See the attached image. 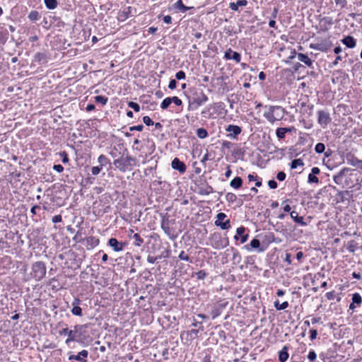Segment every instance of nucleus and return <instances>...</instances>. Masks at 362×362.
I'll return each instance as SVG.
<instances>
[{
	"label": "nucleus",
	"mask_w": 362,
	"mask_h": 362,
	"mask_svg": "<svg viewBox=\"0 0 362 362\" xmlns=\"http://www.w3.org/2000/svg\"><path fill=\"white\" fill-rule=\"evenodd\" d=\"M333 180L335 184L343 188L361 189L362 173L356 169L344 168L333 176Z\"/></svg>",
	"instance_id": "obj_1"
},
{
	"label": "nucleus",
	"mask_w": 362,
	"mask_h": 362,
	"mask_svg": "<svg viewBox=\"0 0 362 362\" xmlns=\"http://www.w3.org/2000/svg\"><path fill=\"white\" fill-rule=\"evenodd\" d=\"M186 96L189 103V110H196L208 100V97L203 91L195 88L189 89Z\"/></svg>",
	"instance_id": "obj_2"
},
{
	"label": "nucleus",
	"mask_w": 362,
	"mask_h": 362,
	"mask_svg": "<svg viewBox=\"0 0 362 362\" xmlns=\"http://www.w3.org/2000/svg\"><path fill=\"white\" fill-rule=\"evenodd\" d=\"M284 108L279 105L269 106L267 108V110L264 113V117L271 124H274L275 122L281 121L284 117Z\"/></svg>",
	"instance_id": "obj_3"
},
{
	"label": "nucleus",
	"mask_w": 362,
	"mask_h": 362,
	"mask_svg": "<svg viewBox=\"0 0 362 362\" xmlns=\"http://www.w3.org/2000/svg\"><path fill=\"white\" fill-rule=\"evenodd\" d=\"M46 272L47 268L45 262L42 261H37L32 264L30 275L31 278L34 279L37 281H39L45 277Z\"/></svg>",
	"instance_id": "obj_4"
},
{
	"label": "nucleus",
	"mask_w": 362,
	"mask_h": 362,
	"mask_svg": "<svg viewBox=\"0 0 362 362\" xmlns=\"http://www.w3.org/2000/svg\"><path fill=\"white\" fill-rule=\"evenodd\" d=\"M211 245L215 249H223L229 245L227 237H222L220 233H214L210 238Z\"/></svg>",
	"instance_id": "obj_5"
},
{
	"label": "nucleus",
	"mask_w": 362,
	"mask_h": 362,
	"mask_svg": "<svg viewBox=\"0 0 362 362\" xmlns=\"http://www.w3.org/2000/svg\"><path fill=\"white\" fill-rule=\"evenodd\" d=\"M87 327V325H77L74 326V329L69 330L68 338L65 341L66 344H69L71 341H76L77 337L80 336L77 334L78 332H81L83 328H86Z\"/></svg>",
	"instance_id": "obj_6"
},
{
	"label": "nucleus",
	"mask_w": 362,
	"mask_h": 362,
	"mask_svg": "<svg viewBox=\"0 0 362 362\" xmlns=\"http://www.w3.org/2000/svg\"><path fill=\"white\" fill-rule=\"evenodd\" d=\"M226 217V215L223 212H220L216 215V220L215 221L214 223L216 226L220 227L222 230H228L230 228V221L229 219L223 221Z\"/></svg>",
	"instance_id": "obj_7"
},
{
	"label": "nucleus",
	"mask_w": 362,
	"mask_h": 362,
	"mask_svg": "<svg viewBox=\"0 0 362 362\" xmlns=\"http://www.w3.org/2000/svg\"><path fill=\"white\" fill-rule=\"evenodd\" d=\"M317 114V122L322 127H327V124L331 122L332 119L329 112L324 110H319Z\"/></svg>",
	"instance_id": "obj_8"
},
{
	"label": "nucleus",
	"mask_w": 362,
	"mask_h": 362,
	"mask_svg": "<svg viewBox=\"0 0 362 362\" xmlns=\"http://www.w3.org/2000/svg\"><path fill=\"white\" fill-rule=\"evenodd\" d=\"M226 131L228 133V137L230 139H236L237 136L241 133L242 129L238 125L229 124L226 128Z\"/></svg>",
	"instance_id": "obj_9"
},
{
	"label": "nucleus",
	"mask_w": 362,
	"mask_h": 362,
	"mask_svg": "<svg viewBox=\"0 0 362 362\" xmlns=\"http://www.w3.org/2000/svg\"><path fill=\"white\" fill-rule=\"evenodd\" d=\"M125 243L119 242L116 238H111L108 240V245L112 248L115 252H121L124 250Z\"/></svg>",
	"instance_id": "obj_10"
},
{
	"label": "nucleus",
	"mask_w": 362,
	"mask_h": 362,
	"mask_svg": "<svg viewBox=\"0 0 362 362\" xmlns=\"http://www.w3.org/2000/svg\"><path fill=\"white\" fill-rule=\"evenodd\" d=\"M171 167L180 173H184L186 171L185 164L177 158H175L173 160Z\"/></svg>",
	"instance_id": "obj_11"
},
{
	"label": "nucleus",
	"mask_w": 362,
	"mask_h": 362,
	"mask_svg": "<svg viewBox=\"0 0 362 362\" xmlns=\"http://www.w3.org/2000/svg\"><path fill=\"white\" fill-rule=\"evenodd\" d=\"M245 228L243 226L239 227L236 230V235L234 236V239L238 240L239 237L240 238V243H245L248 239V234L245 233Z\"/></svg>",
	"instance_id": "obj_12"
},
{
	"label": "nucleus",
	"mask_w": 362,
	"mask_h": 362,
	"mask_svg": "<svg viewBox=\"0 0 362 362\" xmlns=\"http://www.w3.org/2000/svg\"><path fill=\"white\" fill-rule=\"evenodd\" d=\"M88 356V351L87 350H82L81 351L78 352L77 355H71L69 357V360H76L80 362H86L87 361V357Z\"/></svg>",
	"instance_id": "obj_13"
},
{
	"label": "nucleus",
	"mask_w": 362,
	"mask_h": 362,
	"mask_svg": "<svg viewBox=\"0 0 362 362\" xmlns=\"http://www.w3.org/2000/svg\"><path fill=\"white\" fill-rule=\"evenodd\" d=\"M113 164L116 168L123 173L125 172L128 168V164H127L126 160L123 157L115 159L113 162Z\"/></svg>",
	"instance_id": "obj_14"
},
{
	"label": "nucleus",
	"mask_w": 362,
	"mask_h": 362,
	"mask_svg": "<svg viewBox=\"0 0 362 362\" xmlns=\"http://www.w3.org/2000/svg\"><path fill=\"white\" fill-rule=\"evenodd\" d=\"M224 58L227 60L233 59L237 63H239L241 59V56L238 52H234L230 48L225 52Z\"/></svg>",
	"instance_id": "obj_15"
},
{
	"label": "nucleus",
	"mask_w": 362,
	"mask_h": 362,
	"mask_svg": "<svg viewBox=\"0 0 362 362\" xmlns=\"http://www.w3.org/2000/svg\"><path fill=\"white\" fill-rule=\"evenodd\" d=\"M81 303V300L79 298H75L71 303L72 309L71 313L76 316H82V309L79 307V304Z\"/></svg>",
	"instance_id": "obj_16"
},
{
	"label": "nucleus",
	"mask_w": 362,
	"mask_h": 362,
	"mask_svg": "<svg viewBox=\"0 0 362 362\" xmlns=\"http://www.w3.org/2000/svg\"><path fill=\"white\" fill-rule=\"evenodd\" d=\"M247 251H250L252 249H256L258 252H261L264 251L263 248L260 247V242L258 239L254 238L251 240L250 243L248 245H245L243 247Z\"/></svg>",
	"instance_id": "obj_17"
},
{
	"label": "nucleus",
	"mask_w": 362,
	"mask_h": 362,
	"mask_svg": "<svg viewBox=\"0 0 362 362\" xmlns=\"http://www.w3.org/2000/svg\"><path fill=\"white\" fill-rule=\"evenodd\" d=\"M320 173V170L317 167H313L311 169V173L308 175V183H316L319 182V179L316 176Z\"/></svg>",
	"instance_id": "obj_18"
},
{
	"label": "nucleus",
	"mask_w": 362,
	"mask_h": 362,
	"mask_svg": "<svg viewBox=\"0 0 362 362\" xmlns=\"http://www.w3.org/2000/svg\"><path fill=\"white\" fill-rule=\"evenodd\" d=\"M341 42L350 49L354 48L356 45V40L351 35L344 37Z\"/></svg>",
	"instance_id": "obj_19"
},
{
	"label": "nucleus",
	"mask_w": 362,
	"mask_h": 362,
	"mask_svg": "<svg viewBox=\"0 0 362 362\" xmlns=\"http://www.w3.org/2000/svg\"><path fill=\"white\" fill-rule=\"evenodd\" d=\"M291 218L297 223H299L302 226H305L307 223L304 221L303 216H299L298 214L296 211H293L290 214Z\"/></svg>",
	"instance_id": "obj_20"
},
{
	"label": "nucleus",
	"mask_w": 362,
	"mask_h": 362,
	"mask_svg": "<svg viewBox=\"0 0 362 362\" xmlns=\"http://www.w3.org/2000/svg\"><path fill=\"white\" fill-rule=\"evenodd\" d=\"M292 128H286V127H279L276 130V135L279 139H283L285 138L286 133L291 132L292 131Z\"/></svg>",
	"instance_id": "obj_21"
},
{
	"label": "nucleus",
	"mask_w": 362,
	"mask_h": 362,
	"mask_svg": "<svg viewBox=\"0 0 362 362\" xmlns=\"http://www.w3.org/2000/svg\"><path fill=\"white\" fill-rule=\"evenodd\" d=\"M298 59L301 62H303L308 66L311 67L313 65V61L305 54L298 53L297 54Z\"/></svg>",
	"instance_id": "obj_22"
},
{
	"label": "nucleus",
	"mask_w": 362,
	"mask_h": 362,
	"mask_svg": "<svg viewBox=\"0 0 362 362\" xmlns=\"http://www.w3.org/2000/svg\"><path fill=\"white\" fill-rule=\"evenodd\" d=\"M247 4L246 0H239L237 2H232L229 4V8L233 11H238L239 7L245 6Z\"/></svg>",
	"instance_id": "obj_23"
},
{
	"label": "nucleus",
	"mask_w": 362,
	"mask_h": 362,
	"mask_svg": "<svg viewBox=\"0 0 362 362\" xmlns=\"http://www.w3.org/2000/svg\"><path fill=\"white\" fill-rule=\"evenodd\" d=\"M288 358V347L284 346L279 352V360L280 362H285Z\"/></svg>",
	"instance_id": "obj_24"
},
{
	"label": "nucleus",
	"mask_w": 362,
	"mask_h": 362,
	"mask_svg": "<svg viewBox=\"0 0 362 362\" xmlns=\"http://www.w3.org/2000/svg\"><path fill=\"white\" fill-rule=\"evenodd\" d=\"M35 60L39 64H45L47 62V56L44 52H37L35 54Z\"/></svg>",
	"instance_id": "obj_25"
},
{
	"label": "nucleus",
	"mask_w": 362,
	"mask_h": 362,
	"mask_svg": "<svg viewBox=\"0 0 362 362\" xmlns=\"http://www.w3.org/2000/svg\"><path fill=\"white\" fill-rule=\"evenodd\" d=\"M242 185L243 180L240 177H235L230 182V186L236 189L240 188Z\"/></svg>",
	"instance_id": "obj_26"
},
{
	"label": "nucleus",
	"mask_w": 362,
	"mask_h": 362,
	"mask_svg": "<svg viewBox=\"0 0 362 362\" xmlns=\"http://www.w3.org/2000/svg\"><path fill=\"white\" fill-rule=\"evenodd\" d=\"M310 47L311 49L322 52L326 51L327 49V47L323 43H311L310 45Z\"/></svg>",
	"instance_id": "obj_27"
},
{
	"label": "nucleus",
	"mask_w": 362,
	"mask_h": 362,
	"mask_svg": "<svg viewBox=\"0 0 362 362\" xmlns=\"http://www.w3.org/2000/svg\"><path fill=\"white\" fill-rule=\"evenodd\" d=\"M348 163L353 166L360 167L361 164H362V160L358 159L357 158L352 156L351 158H347Z\"/></svg>",
	"instance_id": "obj_28"
},
{
	"label": "nucleus",
	"mask_w": 362,
	"mask_h": 362,
	"mask_svg": "<svg viewBox=\"0 0 362 362\" xmlns=\"http://www.w3.org/2000/svg\"><path fill=\"white\" fill-rule=\"evenodd\" d=\"M134 240V245L137 247H141L144 243V239L141 238L139 233H134L132 236Z\"/></svg>",
	"instance_id": "obj_29"
},
{
	"label": "nucleus",
	"mask_w": 362,
	"mask_h": 362,
	"mask_svg": "<svg viewBox=\"0 0 362 362\" xmlns=\"http://www.w3.org/2000/svg\"><path fill=\"white\" fill-rule=\"evenodd\" d=\"M175 8L185 13L189 10V8L183 4L182 0H178L175 4Z\"/></svg>",
	"instance_id": "obj_30"
},
{
	"label": "nucleus",
	"mask_w": 362,
	"mask_h": 362,
	"mask_svg": "<svg viewBox=\"0 0 362 362\" xmlns=\"http://www.w3.org/2000/svg\"><path fill=\"white\" fill-rule=\"evenodd\" d=\"M44 2L48 9H54L58 5L57 0H44Z\"/></svg>",
	"instance_id": "obj_31"
},
{
	"label": "nucleus",
	"mask_w": 362,
	"mask_h": 362,
	"mask_svg": "<svg viewBox=\"0 0 362 362\" xmlns=\"http://www.w3.org/2000/svg\"><path fill=\"white\" fill-rule=\"evenodd\" d=\"M98 162L99 165L103 168V166L110 163V160L105 155L102 154L98 158Z\"/></svg>",
	"instance_id": "obj_32"
},
{
	"label": "nucleus",
	"mask_w": 362,
	"mask_h": 362,
	"mask_svg": "<svg viewBox=\"0 0 362 362\" xmlns=\"http://www.w3.org/2000/svg\"><path fill=\"white\" fill-rule=\"evenodd\" d=\"M274 307L278 310H285L288 307V303L284 301L282 303H279V300L274 302Z\"/></svg>",
	"instance_id": "obj_33"
},
{
	"label": "nucleus",
	"mask_w": 362,
	"mask_h": 362,
	"mask_svg": "<svg viewBox=\"0 0 362 362\" xmlns=\"http://www.w3.org/2000/svg\"><path fill=\"white\" fill-rule=\"evenodd\" d=\"M208 132L204 128H199L197 130V136L199 139H205L208 136Z\"/></svg>",
	"instance_id": "obj_34"
},
{
	"label": "nucleus",
	"mask_w": 362,
	"mask_h": 362,
	"mask_svg": "<svg viewBox=\"0 0 362 362\" xmlns=\"http://www.w3.org/2000/svg\"><path fill=\"white\" fill-rule=\"evenodd\" d=\"M352 302L359 306L362 303V298L358 293H355L352 295Z\"/></svg>",
	"instance_id": "obj_35"
},
{
	"label": "nucleus",
	"mask_w": 362,
	"mask_h": 362,
	"mask_svg": "<svg viewBox=\"0 0 362 362\" xmlns=\"http://www.w3.org/2000/svg\"><path fill=\"white\" fill-rule=\"evenodd\" d=\"M40 17V14L37 11H31L28 14V18L32 21H37Z\"/></svg>",
	"instance_id": "obj_36"
},
{
	"label": "nucleus",
	"mask_w": 362,
	"mask_h": 362,
	"mask_svg": "<svg viewBox=\"0 0 362 362\" xmlns=\"http://www.w3.org/2000/svg\"><path fill=\"white\" fill-rule=\"evenodd\" d=\"M226 200L229 203H234L237 200V196L232 192H228L226 194Z\"/></svg>",
	"instance_id": "obj_37"
},
{
	"label": "nucleus",
	"mask_w": 362,
	"mask_h": 362,
	"mask_svg": "<svg viewBox=\"0 0 362 362\" xmlns=\"http://www.w3.org/2000/svg\"><path fill=\"white\" fill-rule=\"evenodd\" d=\"M172 103L171 102V98L170 97H168V98H165L161 103L160 104V107L163 109V110H166L169 106Z\"/></svg>",
	"instance_id": "obj_38"
},
{
	"label": "nucleus",
	"mask_w": 362,
	"mask_h": 362,
	"mask_svg": "<svg viewBox=\"0 0 362 362\" xmlns=\"http://www.w3.org/2000/svg\"><path fill=\"white\" fill-rule=\"evenodd\" d=\"M304 163L303 162V160L300 159V158H298V159H294L293 160H292V162L291 163V169H295L298 166H302L303 165Z\"/></svg>",
	"instance_id": "obj_39"
},
{
	"label": "nucleus",
	"mask_w": 362,
	"mask_h": 362,
	"mask_svg": "<svg viewBox=\"0 0 362 362\" xmlns=\"http://www.w3.org/2000/svg\"><path fill=\"white\" fill-rule=\"evenodd\" d=\"M325 150V146L322 143H317L315 146V151L317 153H322Z\"/></svg>",
	"instance_id": "obj_40"
},
{
	"label": "nucleus",
	"mask_w": 362,
	"mask_h": 362,
	"mask_svg": "<svg viewBox=\"0 0 362 362\" xmlns=\"http://www.w3.org/2000/svg\"><path fill=\"white\" fill-rule=\"evenodd\" d=\"M95 102L105 105L107 103V98L103 95H97L95 97Z\"/></svg>",
	"instance_id": "obj_41"
},
{
	"label": "nucleus",
	"mask_w": 362,
	"mask_h": 362,
	"mask_svg": "<svg viewBox=\"0 0 362 362\" xmlns=\"http://www.w3.org/2000/svg\"><path fill=\"white\" fill-rule=\"evenodd\" d=\"M128 166L134 165L136 164V159L131 156H127L124 158Z\"/></svg>",
	"instance_id": "obj_42"
},
{
	"label": "nucleus",
	"mask_w": 362,
	"mask_h": 362,
	"mask_svg": "<svg viewBox=\"0 0 362 362\" xmlns=\"http://www.w3.org/2000/svg\"><path fill=\"white\" fill-rule=\"evenodd\" d=\"M195 276L198 279L203 280L206 277L207 273L204 270H200L195 273Z\"/></svg>",
	"instance_id": "obj_43"
},
{
	"label": "nucleus",
	"mask_w": 362,
	"mask_h": 362,
	"mask_svg": "<svg viewBox=\"0 0 362 362\" xmlns=\"http://www.w3.org/2000/svg\"><path fill=\"white\" fill-rule=\"evenodd\" d=\"M221 311L220 308H213L211 312L212 319H215L216 317L219 316L221 315Z\"/></svg>",
	"instance_id": "obj_44"
},
{
	"label": "nucleus",
	"mask_w": 362,
	"mask_h": 362,
	"mask_svg": "<svg viewBox=\"0 0 362 362\" xmlns=\"http://www.w3.org/2000/svg\"><path fill=\"white\" fill-rule=\"evenodd\" d=\"M128 106L132 108L135 112H139L140 110V106L138 103L130 101L128 103Z\"/></svg>",
	"instance_id": "obj_45"
},
{
	"label": "nucleus",
	"mask_w": 362,
	"mask_h": 362,
	"mask_svg": "<svg viewBox=\"0 0 362 362\" xmlns=\"http://www.w3.org/2000/svg\"><path fill=\"white\" fill-rule=\"evenodd\" d=\"M179 259L181 260H185L187 262H192L189 259V257L185 253V251H181L178 256Z\"/></svg>",
	"instance_id": "obj_46"
},
{
	"label": "nucleus",
	"mask_w": 362,
	"mask_h": 362,
	"mask_svg": "<svg viewBox=\"0 0 362 362\" xmlns=\"http://www.w3.org/2000/svg\"><path fill=\"white\" fill-rule=\"evenodd\" d=\"M102 167L98 165V166H94L91 168V173H92V175H98L101 170H102Z\"/></svg>",
	"instance_id": "obj_47"
},
{
	"label": "nucleus",
	"mask_w": 362,
	"mask_h": 362,
	"mask_svg": "<svg viewBox=\"0 0 362 362\" xmlns=\"http://www.w3.org/2000/svg\"><path fill=\"white\" fill-rule=\"evenodd\" d=\"M317 358V355H316V353L315 352L314 350H311L309 354H308V358L310 361H315Z\"/></svg>",
	"instance_id": "obj_48"
},
{
	"label": "nucleus",
	"mask_w": 362,
	"mask_h": 362,
	"mask_svg": "<svg viewBox=\"0 0 362 362\" xmlns=\"http://www.w3.org/2000/svg\"><path fill=\"white\" fill-rule=\"evenodd\" d=\"M143 122L147 126L153 124V122L151 120V119L148 116H144L143 117Z\"/></svg>",
	"instance_id": "obj_49"
},
{
	"label": "nucleus",
	"mask_w": 362,
	"mask_h": 362,
	"mask_svg": "<svg viewBox=\"0 0 362 362\" xmlns=\"http://www.w3.org/2000/svg\"><path fill=\"white\" fill-rule=\"evenodd\" d=\"M171 102L174 103L177 106H180L182 104V100L177 96L171 97Z\"/></svg>",
	"instance_id": "obj_50"
},
{
	"label": "nucleus",
	"mask_w": 362,
	"mask_h": 362,
	"mask_svg": "<svg viewBox=\"0 0 362 362\" xmlns=\"http://www.w3.org/2000/svg\"><path fill=\"white\" fill-rule=\"evenodd\" d=\"M158 259H160V257H153L151 255L147 257V261L151 264H154Z\"/></svg>",
	"instance_id": "obj_51"
},
{
	"label": "nucleus",
	"mask_w": 362,
	"mask_h": 362,
	"mask_svg": "<svg viewBox=\"0 0 362 362\" xmlns=\"http://www.w3.org/2000/svg\"><path fill=\"white\" fill-rule=\"evenodd\" d=\"M185 73L183 71H179L176 73L175 77L177 80H182L185 78Z\"/></svg>",
	"instance_id": "obj_52"
},
{
	"label": "nucleus",
	"mask_w": 362,
	"mask_h": 362,
	"mask_svg": "<svg viewBox=\"0 0 362 362\" xmlns=\"http://www.w3.org/2000/svg\"><path fill=\"white\" fill-rule=\"evenodd\" d=\"M110 155L113 157L116 158L118 156V150L116 146H114L110 151Z\"/></svg>",
	"instance_id": "obj_53"
},
{
	"label": "nucleus",
	"mask_w": 362,
	"mask_h": 362,
	"mask_svg": "<svg viewBox=\"0 0 362 362\" xmlns=\"http://www.w3.org/2000/svg\"><path fill=\"white\" fill-rule=\"evenodd\" d=\"M144 129V126L142 124H139L136 126H132L129 127L130 131H142Z\"/></svg>",
	"instance_id": "obj_54"
},
{
	"label": "nucleus",
	"mask_w": 362,
	"mask_h": 362,
	"mask_svg": "<svg viewBox=\"0 0 362 362\" xmlns=\"http://www.w3.org/2000/svg\"><path fill=\"white\" fill-rule=\"evenodd\" d=\"M286 174L284 172H279L277 173V175H276V178L279 180V181H284L285 179H286Z\"/></svg>",
	"instance_id": "obj_55"
},
{
	"label": "nucleus",
	"mask_w": 362,
	"mask_h": 362,
	"mask_svg": "<svg viewBox=\"0 0 362 362\" xmlns=\"http://www.w3.org/2000/svg\"><path fill=\"white\" fill-rule=\"evenodd\" d=\"M177 86V81L175 79H171L168 84V88L171 90H173Z\"/></svg>",
	"instance_id": "obj_56"
},
{
	"label": "nucleus",
	"mask_w": 362,
	"mask_h": 362,
	"mask_svg": "<svg viewBox=\"0 0 362 362\" xmlns=\"http://www.w3.org/2000/svg\"><path fill=\"white\" fill-rule=\"evenodd\" d=\"M310 338L311 340H314L316 339L317 335V331L316 329H310Z\"/></svg>",
	"instance_id": "obj_57"
},
{
	"label": "nucleus",
	"mask_w": 362,
	"mask_h": 362,
	"mask_svg": "<svg viewBox=\"0 0 362 362\" xmlns=\"http://www.w3.org/2000/svg\"><path fill=\"white\" fill-rule=\"evenodd\" d=\"M337 5H340L341 8H344L346 6V0H334Z\"/></svg>",
	"instance_id": "obj_58"
},
{
	"label": "nucleus",
	"mask_w": 362,
	"mask_h": 362,
	"mask_svg": "<svg viewBox=\"0 0 362 362\" xmlns=\"http://www.w3.org/2000/svg\"><path fill=\"white\" fill-rule=\"evenodd\" d=\"M268 186L271 189H276L277 187V182L274 180H271L268 182Z\"/></svg>",
	"instance_id": "obj_59"
},
{
	"label": "nucleus",
	"mask_w": 362,
	"mask_h": 362,
	"mask_svg": "<svg viewBox=\"0 0 362 362\" xmlns=\"http://www.w3.org/2000/svg\"><path fill=\"white\" fill-rule=\"evenodd\" d=\"M53 169L58 173H62L64 170V167L62 165L58 164L54 165L53 166Z\"/></svg>",
	"instance_id": "obj_60"
},
{
	"label": "nucleus",
	"mask_w": 362,
	"mask_h": 362,
	"mask_svg": "<svg viewBox=\"0 0 362 362\" xmlns=\"http://www.w3.org/2000/svg\"><path fill=\"white\" fill-rule=\"evenodd\" d=\"M161 228L166 234L170 235V228L168 224L162 223Z\"/></svg>",
	"instance_id": "obj_61"
},
{
	"label": "nucleus",
	"mask_w": 362,
	"mask_h": 362,
	"mask_svg": "<svg viewBox=\"0 0 362 362\" xmlns=\"http://www.w3.org/2000/svg\"><path fill=\"white\" fill-rule=\"evenodd\" d=\"M62 216L61 215H56L52 217V222L53 223H59L62 221Z\"/></svg>",
	"instance_id": "obj_62"
},
{
	"label": "nucleus",
	"mask_w": 362,
	"mask_h": 362,
	"mask_svg": "<svg viewBox=\"0 0 362 362\" xmlns=\"http://www.w3.org/2000/svg\"><path fill=\"white\" fill-rule=\"evenodd\" d=\"M61 156H62V163H66L69 162V158L66 152H62L61 153Z\"/></svg>",
	"instance_id": "obj_63"
},
{
	"label": "nucleus",
	"mask_w": 362,
	"mask_h": 362,
	"mask_svg": "<svg viewBox=\"0 0 362 362\" xmlns=\"http://www.w3.org/2000/svg\"><path fill=\"white\" fill-rule=\"evenodd\" d=\"M335 294L334 291H330L326 293V297L328 300H333L334 298Z\"/></svg>",
	"instance_id": "obj_64"
}]
</instances>
